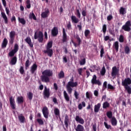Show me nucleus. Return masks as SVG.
<instances>
[{
	"mask_svg": "<svg viewBox=\"0 0 131 131\" xmlns=\"http://www.w3.org/2000/svg\"><path fill=\"white\" fill-rule=\"evenodd\" d=\"M53 75V72L52 70H45L42 72V75L41 76V80L42 82H45L46 83L50 82V77L52 76Z\"/></svg>",
	"mask_w": 131,
	"mask_h": 131,
	"instance_id": "obj_1",
	"label": "nucleus"
},
{
	"mask_svg": "<svg viewBox=\"0 0 131 131\" xmlns=\"http://www.w3.org/2000/svg\"><path fill=\"white\" fill-rule=\"evenodd\" d=\"M74 78L73 77H72L71 79H70V80L69 81L66 85L67 90L69 95H71V94H72V87H76L78 85V82H74Z\"/></svg>",
	"mask_w": 131,
	"mask_h": 131,
	"instance_id": "obj_2",
	"label": "nucleus"
},
{
	"mask_svg": "<svg viewBox=\"0 0 131 131\" xmlns=\"http://www.w3.org/2000/svg\"><path fill=\"white\" fill-rule=\"evenodd\" d=\"M131 84V79L129 77L125 78L124 80H122V85L124 86L125 89L129 95H131V86L129 85Z\"/></svg>",
	"mask_w": 131,
	"mask_h": 131,
	"instance_id": "obj_3",
	"label": "nucleus"
},
{
	"mask_svg": "<svg viewBox=\"0 0 131 131\" xmlns=\"http://www.w3.org/2000/svg\"><path fill=\"white\" fill-rule=\"evenodd\" d=\"M38 38V41L40 43H42L43 41V34L42 32L39 31L38 33V35H37V32H35L34 34V39H36Z\"/></svg>",
	"mask_w": 131,
	"mask_h": 131,
	"instance_id": "obj_4",
	"label": "nucleus"
},
{
	"mask_svg": "<svg viewBox=\"0 0 131 131\" xmlns=\"http://www.w3.org/2000/svg\"><path fill=\"white\" fill-rule=\"evenodd\" d=\"M122 30L126 32H130L131 30V21L130 20H127L125 23V25H123L122 27Z\"/></svg>",
	"mask_w": 131,
	"mask_h": 131,
	"instance_id": "obj_5",
	"label": "nucleus"
},
{
	"mask_svg": "<svg viewBox=\"0 0 131 131\" xmlns=\"http://www.w3.org/2000/svg\"><path fill=\"white\" fill-rule=\"evenodd\" d=\"M50 95V88H47V86H45L44 90L43 91V96L44 99H49Z\"/></svg>",
	"mask_w": 131,
	"mask_h": 131,
	"instance_id": "obj_6",
	"label": "nucleus"
},
{
	"mask_svg": "<svg viewBox=\"0 0 131 131\" xmlns=\"http://www.w3.org/2000/svg\"><path fill=\"white\" fill-rule=\"evenodd\" d=\"M16 33L15 31H11L9 33V44L12 45L15 40Z\"/></svg>",
	"mask_w": 131,
	"mask_h": 131,
	"instance_id": "obj_7",
	"label": "nucleus"
},
{
	"mask_svg": "<svg viewBox=\"0 0 131 131\" xmlns=\"http://www.w3.org/2000/svg\"><path fill=\"white\" fill-rule=\"evenodd\" d=\"M119 74V69H118L116 66L113 67L111 75L114 78H116V76Z\"/></svg>",
	"mask_w": 131,
	"mask_h": 131,
	"instance_id": "obj_8",
	"label": "nucleus"
},
{
	"mask_svg": "<svg viewBox=\"0 0 131 131\" xmlns=\"http://www.w3.org/2000/svg\"><path fill=\"white\" fill-rule=\"evenodd\" d=\"M0 10L1 11V15L2 16V18L5 20V23L6 24H8V23H9L8 16H7L5 12L2 11L3 7H2V5H0Z\"/></svg>",
	"mask_w": 131,
	"mask_h": 131,
	"instance_id": "obj_9",
	"label": "nucleus"
},
{
	"mask_svg": "<svg viewBox=\"0 0 131 131\" xmlns=\"http://www.w3.org/2000/svg\"><path fill=\"white\" fill-rule=\"evenodd\" d=\"M9 102L10 104V107L13 110H15L16 108V103L15 101L14 98H13V96H10L9 98Z\"/></svg>",
	"mask_w": 131,
	"mask_h": 131,
	"instance_id": "obj_10",
	"label": "nucleus"
},
{
	"mask_svg": "<svg viewBox=\"0 0 131 131\" xmlns=\"http://www.w3.org/2000/svg\"><path fill=\"white\" fill-rule=\"evenodd\" d=\"M42 112L44 117L46 119L49 118V112L48 110V107L47 106H43L42 108Z\"/></svg>",
	"mask_w": 131,
	"mask_h": 131,
	"instance_id": "obj_11",
	"label": "nucleus"
},
{
	"mask_svg": "<svg viewBox=\"0 0 131 131\" xmlns=\"http://www.w3.org/2000/svg\"><path fill=\"white\" fill-rule=\"evenodd\" d=\"M91 82L92 84H97L99 85H101V82L100 81V80H97L96 75H93V78L91 80Z\"/></svg>",
	"mask_w": 131,
	"mask_h": 131,
	"instance_id": "obj_12",
	"label": "nucleus"
},
{
	"mask_svg": "<svg viewBox=\"0 0 131 131\" xmlns=\"http://www.w3.org/2000/svg\"><path fill=\"white\" fill-rule=\"evenodd\" d=\"M44 53H47L48 56L52 57L54 52L53 49L49 48L46 46V50L43 51Z\"/></svg>",
	"mask_w": 131,
	"mask_h": 131,
	"instance_id": "obj_13",
	"label": "nucleus"
},
{
	"mask_svg": "<svg viewBox=\"0 0 131 131\" xmlns=\"http://www.w3.org/2000/svg\"><path fill=\"white\" fill-rule=\"evenodd\" d=\"M62 41L63 43H65L66 42H68V36L66 32V30L64 28H63L62 30Z\"/></svg>",
	"mask_w": 131,
	"mask_h": 131,
	"instance_id": "obj_14",
	"label": "nucleus"
},
{
	"mask_svg": "<svg viewBox=\"0 0 131 131\" xmlns=\"http://www.w3.org/2000/svg\"><path fill=\"white\" fill-rule=\"evenodd\" d=\"M38 66L36 62L33 63L30 68V72L31 74H35V72L37 71Z\"/></svg>",
	"mask_w": 131,
	"mask_h": 131,
	"instance_id": "obj_15",
	"label": "nucleus"
},
{
	"mask_svg": "<svg viewBox=\"0 0 131 131\" xmlns=\"http://www.w3.org/2000/svg\"><path fill=\"white\" fill-rule=\"evenodd\" d=\"M49 13H50V10L49 8H45V11L41 13V16L43 18H46V17H48V16Z\"/></svg>",
	"mask_w": 131,
	"mask_h": 131,
	"instance_id": "obj_16",
	"label": "nucleus"
},
{
	"mask_svg": "<svg viewBox=\"0 0 131 131\" xmlns=\"http://www.w3.org/2000/svg\"><path fill=\"white\" fill-rule=\"evenodd\" d=\"M75 120L77 122H78V123H80V124H84V120L83 118H81V117H80L79 116H76L75 117Z\"/></svg>",
	"mask_w": 131,
	"mask_h": 131,
	"instance_id": "obj_17",
	"label": "nucleus"
},
{
	"mask_svg": "<svg viewBox=\"0 0 131 131\" xmlns=\"http://www.w3.org/2000/svg\"><path fill=\"white\" fill-rule=\"evenodd\" d=\"M2 1L4 7H5L6 14L9 15V14H10V9L7 7V1H6V0H2Z\"/></svg>",
	"mask_w": 131,
	"mask_h": 131,
	"instance_id": "obj_18",
	"label": "nucleus"
},
{
	"mask_svg": "<svg viewBox=\"0 0 131 131\" xmlns=\"http://www.w3.org/2000/svg\"><path fill=\"white\" fill-rule=\"evenodd\" d=\"M64 122L66 127L67 128H68L69 123H70V119H69V116L67 115H65Z\"/></svg>",
	"mask_w": 131,
	"mask_h": 131,
	"instance_id": "obj_19",
	"label": "nucleus"
},
{
	"mask_svg": "<svg viewBox=\"0 0 131 131\" xmlns=\"http://www.w3.org/2000/svg\"><path fill=\"white\" fill-rule=\"evenodd\" d=\"M25 41L27 43H28V44H29L30 47H33V43L32 42L30 37H27V38L25 39Z\"/></svg>",
	"mask_w": 131,
	"mask_h": 131,
	"instance_id": "obj_20",
	"label": "nucleus"
},
{
	"mask_svg": "<svg viewBox=\"0 0 131 131\" xmlns=\"http://www.w3.org/2000/svg\"><path fill=\"white\" fill-rule=\"evenodd\" d=\"M101 107V103L100 102H98L97 104H95L94 106V112L95 113H98Z\"/></svg>",
	"mask_w": 131,
	"mask_h": 131,
	"instance_id": "obj_21",
	"label": "nucleus"
},
{
	"mask_svg": "<svg viewBox=\"0 0 131 131\" xmlns=\"http://www.w3.org/2000/svg\"><path fill=\"white\" fill-rule=\"evenodd\" d=\"M58 34V29L57 27H54L52 30V36H57Z\"/></svg>",
	"mask_w": 131,
	"mask_h": 131,
	"instance_id": "obj_22",
	"label": "nucleus"
},
{
	"mask_svg": "<svg viewBox=\"0 0 131 131\" xmlns=\"http://www.w3.org/2000/svg\"><path fill=\"white\" fill-rule=\"evenodd\" d=\"M111 124L113 126H116L117 125L118 121L115 117H112V118L111 120Z\"/></svg>",
	"mask_w": 131,
	"mask_h": 131,
	"instance_id": "obj_23",
	"label": "nucleus"
},
{
	"mask_svg": "<svg viewBox=\"0 0 131 131\" xmlns=\"http://www.w3.org/2000/svg\"><path fill=\"white\" fill-rule=\"evenodd\" d=\"M18 118L21 123H24L26 121V118L25 116L23 115V114L18 115Z\"/></svg>",
	"mask_w": 131,
	"mask_h": 131,
	"instance_id": "obj_24",
	"label": "nucleus"
},
{
	"mask_svg": "<svg viewBox=\"0 0 131 131\" xmlns=\"http://www.w3.org/2000/svg\"><path fill=\"white\" fill-rule=\"evenodd\" d=\"M71 20L72 23H74V24H78L79 21V18H78L75 15L71 16Z\"/></svg>",
	"mask_w": 131,
	"mask_h": 131,
	"instance_id": "obj_25",
	"label": "nucleus"
},
{
	"mask_svg": "<svg viewBox=\"0 0 131 131\" xmlns=\"http://www.w3.org/2000/svg\"><path fill=\"white\" fill-rule=\"evenodd\" d=\"M75 39H76V40H77V46H80V44H81V43H82V40H81V39H80V37L79 35L77 34L75 36Z\"/></svg>",
	"mask_w": 131,
	"mask_h": 131,
	"instance_id": "obj_26",
	"label": "nucleus"
},
{
	"mask_svg": "<svg viewBox=\"0 0 131 131\" xmlns=\"http://www.w3.org/2000/svg\"><path fill=\"white\" fill-rule=\"evenodd\" d=\"M8 39H7V38H4L2 43V48H6V47H7V45H8Z\"/></svg>",
	"mask_w": 131,
	"mask_h": 131,
	"instance_id": "obj_27",
	"label": "nucleus"
},
{
	"mask_svg": "<svg viewBox=\"0 0 131 131\" xmlns=\"http://www.w3.org/2000/svg\"><path fill=\"white\" fill-rule=\"evenodd\" d=\"M16 101L18 104H23L24 102V98L23 96H18V97H17Z\"/></svg>",
	"mask_w": 131,
	"mask_h": 131,
	"instance_id": "obj_28",
	"label": "nucleus"
},
{
	"mask_svg": "<svg viewBox=\"0 0 131 131\" xmlns=\"http://www.w3.org/2000/svg\"><path fill=\"white\" fill-rule=\"evenodd\" d=\"M63 96L66 101H67V102H70V96L69 94H68L66 90L63 91Z\"/></svg>",
	"mask_w": 131,
	"mask_h": 131,
	"instance_id": "obj_29",
	"label": "nucleus"
},
{
	"mask_svg": "<svg viewBox=\"0 0 131 131\" xmlns=\"http://www.w3.org/2000/svg\"><path fill=\"white\" fill-rule=\"evenodd\" d=\"M17 56H14L12 57L11 61H10V64L13 65L16 64L17 62Z\"/></svg>",
	"mask_w": 131,
	"mask_h": 131,
	"instance_id": "obj_30",
	"label": "nucleus"
},
{
	"mask_svg": "<svg viewBox=\"0 0 131 131\" xmlns=\"http://www.w3.org/2000/svg\"><path fill=\"white\" fill-rule=\"evenodd\" d=\"M76 131H84V127L83 126V125H81V124H78L77 127L75 128Z\"/></svg>",
	"mask_w": 131,
	"mask_h": 131,
	"instance_id": "obj_31",
	"label": "nucleus"
},
{
	"mask_svg": "<svg viewBox=\"0 0 131 131\" xmlns=\"http://www.w3.org/2000/svg\"><path fill=\"white\" fill-rule=\"evenodd\" d=\"M110 106V102H108V101H104L102 105L103 109H107V108H109Z\"/></svg>",
	"mask_w": 131,
	"mask_h": 131,
	"instance_id": "obj_32",
	"label": "nucleus"
},
{
	"mask_svg": "<svg viewBox=\"0 0 131 131\" xmlns=\"http://www.w3.org/2000/svg\"><path fill=\"white\" fill-rule=\"evenodd\" d=\"M54 113L55 115V116H60V110L58 107H55L54 110Z\"/></svg>",
	"mask_w": 131,
	"mask_h": 131,
	"instance_id": "obj_33",
	"label": "nucleus"
},
{
	"mask_svg": "<svg viewBox=\"0 0 131 131\" xmlns=\"http://www.w3.org/2000/svg\"><path fill=\"white\" fill-rule=\"evenodd\" d=\"M125 53L126 54H129L130 52V49L128 45H126L124 48Z\"/></svg>",
	"mask_w": 131,
	"mask_h": 131,
	"instance_id": "obj_34",
	"label": "nucleus"
},
{
	"mask_svg": "<svg viewBox=\"0 0 131 131\" xmlns=\"http://www.w3.org/2000/svg\"><path fill=\"white\" fill-rule=\"evenodd\" d=\"M120 14H122V15H124V14H126V10L125 8L124 7H121L119 10Z\"/></svg>",
	"mask_w": 131,
	"mask_h": 131,
	"instance_id": "obj_35",
	"label": "nucleus"
},
{
	"mask_svg": "<svg viewBox=\"0 0 131 131\" xmlns=\"http://www.w3.org/2000/svg\"><path fill=\"white\" fill-rule=\"evenodd\" d=\"M18 20L20 24H21V25H26V20L24 18H21L20 17H18Z\"/></svg>",
	"mask_w": 131,
	"mask_h": 131,
	"instance_id": "obj_36",
	"label": "nucleus"
},
{
	"mask_svg": "<svg viewBox=\"0 0 131 131\" xmlns=\"http://www.w3.org/2000/svg\"><path fill=\"white\" fill-rule=\"evenodd\" d=\"M82 106L83 107H85L86 104L85 101H82V103H79L78 104L79 110H81V109H82Z\"/></svg>",
	"mask_w": 131,
	"mask_h": 131,
	"instance_id": "obj_37",
	"label": "nucleus"
},
{
	"mask_svg": "<svg viewBox=\"0 0 131 131\" xmlns=\"http://www.w3.org/2000/svg\"><path fill=\"white\" fill-rule=\"evenodd\" d=\"M27 96L29 100H30V101H31V100H32L33 99V93H32V92H28V93H27Z\"/></svg>",
	"mask_w": 131,
	"mask_h": 131,
	"instance_id": "obj_38",
	"label": "nucleus"
},
{
	"mask_svg": "<svg viewBox=\"0 0 131 131\" xmlns=\"http://www.w3.org/2000/svg\"><path fill=\"white\" fill-rule=\"evenodd\" d=\"M114 46L115 48V50L117 52L119 50V42L118 41H116V42H115L114 44Z\"/></svg>",
	"mask_w": 131,
	"mask_h": 131,
	"instance_id": "obj_39",
	"label": "nucleus"
},
{
	"mask_svg": "<svg viewBox=\"0 0 131 131\" xmlns=\"http://www.w3.org/2000/svg\"><path fill=\"white\" fill-rule=\"evenodd\" d=\"M65 76L64 72L63 71H60V73L58 74V77L59 79H61V78H64Z\"/></svg>",
	"mask_w": 131,
	"mask_h": 131,
	"instance_id": "obj_40",
	"label": "nucleus"
},
{
	"mask_svg": "<svg viewBox=\"0 0 131 131\" xmlns=\"http://www.w3.org/2000/svg\"><path fill=\"white\" fill-rule=\"evenodd\" d=\"M18 49H19V46L18 44L17 43L15 44L14 47V55H15V54L16 53V52H17Z\"/></svg>",
	"mask_w": 131,
	"mask_h": 131,
	"instance_id": "obj_41",
	"label": "nucleus"
},
{
	"mask_svg": "<svg viewBox=\"0 0 131 131\" xmlns=\"http://www.w3.org/2000/svg\"><path fill=\"white\" fill-rule=\"evenodd\" d=\"M106 116L109 118L110 119H112V117H113V113L112 111H108V112L106 113Z\"/></svg>",
	"mask_w": 131,
	"mask_h": 131,
	"instance_id": "obj_42",
	"label": "nucleus"
},
{
	"mask_svg": "<svg viewBox=\"0 0 131 131\" xmlns=\"http://www.w3.org/2000/svg\"><path fill=\"white\" fill-rule=\"evenodd\" d=\"M52 46H53V41H49L48 43H47V47L50 49H52Z\"/></svg>",
	"mask_w": 131,
	"mask_h": 131,
	"instance_id": "obj_43",
	"label": "nucleus"
},
{
	"mask_svg": "<svg viewBox=\"0 0 131 131\" xmlns=\"http://www.w3.org/2000/svg\"><path fill=\"white\" fill-rule=\"evenodd\" d=\"M104 126L107 129H112V126L110 125H108L107 122H104Z\"/></svg>",
	"mask_w": 131,
	"mask_h": 131,
	"instance_id": "obj_44",
	"label": "nucleus"
},
{
	"mask_svg": "<svg viewBox=\"0 0 131 131\" xmlns=\"http://www.w3.org/2000/svg\"><path fill=\"white\" fill-rule=\"evenodd\" d=\"M30 64L31 63H30V59H27L25 62L26 69H27L28 68H29V67L30 66Z\"/></svg>",
	"mask_w": 131,
	"mask_h": 131,
	"instance_id": "obj_45",
	"label": "nucleus"
},
{
	"mask_svg": "<svg viewBox=\"0 0 131 131\" xmlns=\"http://www.w3.org/2000/svg\"><path fill=\"white\" fill-rule=\"evenodd\" d=\"M26 6H27V8L30 9L31 7V1L30 0H27L26 1Z\"/></svg>",
	"mask_w": 131,
	"mask_h": 131,
	"instance_id": "obj_46",
	"label": "nucleus"
},
{
	"mask_svg": "<svg viewBox=\"0 0 131 131\" xmlns=\"http://www.w3.org/2000/svg\"><path fill=\"white\" fill-rule=\"evenodd\" d=\"M36 120H37V122H38V123L39 124H40V125H43L44 124V122H43L42 119H41V118L38 119Z\"/></svg>",
	"mask_w": 131,
	"mask_h": 131,
	"instance_id": "obj_47",
	"label": "nucleus"
},
{
	"mask_svg": "<svg viewBox=\"0 0 131 131\" xmlns=\"http://www.w3.org/2000/svg\"><path fill=\"white\" fill-rule=\"evenodd\" d=\"M105 72H106L105 68L104 66H103L102 67V70L100 71L101 75H102V76H103L104 75H105Z\"/></svg>",
	"mask_w": 131,
	"mask_h": 131,
	"instance_id": "obj_48",
	"label": "nucleus"
},
{
	"mask_svg": "<svg viewBox=\"0 0 131 131\" xmlns=\"http://www.w3.org/2000/svg\"><path fill=\"white\" fill-rule=\"evenodd\" d=\"M106 30H107L106 25H103V27H102V31H103L104 35H105V34L106 32Z\"/></svg>",
	"mask_w": 131,
	"mask_h": 131,
	"instance_id": "obj_49",
	"label": "nucleus"
},
{
	"mask_svg": "<svg viewBox=\"0 0 131 131\" xmlns=\"http://www.w3.org/2000/svg\"><path fill=\"white\" fill-rule=\"evenodd\" d=\"M76 15H77V17H78V18H80L81 14L79 9H76Z\"/></svg>",
	"mask_w": 131,
	"mask_h": 131,
	"instance_id": "obj_50",
	"label": "nucleus"
},
{
	"mask_svg": "<svg viewBox=\"0 0 131 131\" xmlns=\"http://www.w3.org/2000/svg\"><path fill=\"white\" fill-rule=\"evenodd\" d=\"M90 34H91V31H90V30H85V31H84L85 37H88L89 35H90Z\"/></svg>",
	"mask_w": 131,
	"mask_h": 131,
	"instance_id": "obj_51",
	"label": "nucleus"
},
{
	"mask_svg": "<svg viewBox=\"0 0 131 131\" xmlns=\"http://www.w3.org/2000/svg\"><path fill=\"white\" fill-rule=\"evenodd\" d=\"M79 93H78L77 91H76V90H75L74 91V96L75 97V99L76 100H78L79 99Z\"/></svg>",
	"mask_w": 131,
	"mask_h": 131,
	"instance_id": "obj_52",
	"label": "nucleus"
},
{
	"mask_svg": "<svg viewBox=\"0 0 131 131\" xmlns=\"http://www.w3.org/2000/svg\"><path fill=\"white\" fill-rule=\"evenodd\" d=\"M8 55L11 57H12V56H14V49H12L11 51H10Z\"/></svg>",
	"mask_w": 131,
	"mask_h": 131,
	"instance_id": "obj_53",
	"label": "nucleus"
},
{
	"mask_svg": "<svg viewBox=\"0 0 131 131\" xmlns=\"http://www.w3.org/2000/svg\"><path fill=\"white\" fill-rule=\"evenodd\" d=\"M86 62V60L85 58H82V59H81V60L80 61V64H81V66H82L83 64H85Z\"/></svg>",
	"mask_w": 131,
	"mask_h": 131,
	"instance_id": "obj_54",
	"label": "nucleus"
},
{
	"mask_svg": "<svg viewBox=\"0 0 131 131\" xmlns=\"http://www.w3.org/2000/svg\"><path fill=\"white\" fill-rule=\"evenodd\" d=\"M68 30H71L72 25L71 21H69L68 24L67 25Z\"/></svg>",
	"mask_w": 131,
	"mask_h": 131,
	"instance_id": "obj_55",
	"label": "nucleus"
},
{
	"mask_svg": "<svg viewBox=\"0 0 131 131\" xmlns=\"http://www.w3.org/2000/svg\"><path fill=\"white\" fill-rule=\"evenodd\" d=\"M19 72L20 73V74H24L25 73V70H24V68L23 66H21L20 69H19Z\"/></svg>",
	"mask_w": 131,
	"mask_h": 131,
	"instance_id": "obj_56",
	"label": "nucleus"
},
{
	"mask_svg": "<svg viewBox=\"0 0 131 131\" xmlns=\"http://www.w3.org/2000/svg\"><path fill=\"white\" fill-rule=\"evenodd\" d=\"M11 20L12 23H14L15 24H16V17H15V15L12 16V17L11 18Z\"/></svg>",
	"mask_w": 131,
	"mask_h": 131,
	"instance_id": "obj_57",
	"label": "nucleus"
},
{
	"mask_svg": "<svg viewBox=\"0 0 131 131\" xmlns=\"http://www.w3.org/2000/svg\"><path fill=\"white\" fill-rule=\"evenodd\" d=\"M119 40V41L121 42H124V37H123V35H120Z\"/></svg>",
	"mask_w": 131,
	"mask_h": 131,
	"instance_id": "obj_58",
	"label": "nucleus"
},
{
	"mask_svg": "<svg viewBox=\"0 0 131 131\" xmlns=\"http://www.w3.org/2000/svg\"><path fill=\"white\" fill-rule=\"evenodd\" d=\"M104 48L103 47H102L100 50V57H103V54L104 53Z\"/></svg>",
	"mask_w": 131,
	"mask_h": 131,
	"instance_id": "obj_59",
	"label": "nucleus"
},
{
	"mask_svg": "<svg viewBox=\"0 0 131 131\" xmlns=\"http://www.w3.org/2000/svg\"><path fill=\"white\" fill-rule=\"evenodd\" d=\"M113 16L112 14H110L107 17V19L108 21L112 20V19H113Z\"/></svg>",
	"mask_w": 131,
	"mask_h": 131,
	"instance_id": "obj_60",
	"label": "nucleus"
},
{
	"mask_svg": "<svg viewBox=\"0 0 131 131\" xmlns=\"http://www.w3.org/2000/svg\"><path fill=\"white\" fill-rule=\"evenodd\" d=\"M107 82L106 81H104V83H103V88L104 89H106L107 88Z\"/></svg>",
	"mask_w": 131,
	"mask_h": 131,
	"instance_id": "obj_61",
	"label": "nucleus"
},
{
	"mask_svg": "<svg viewBox=\"0 0 131 131\" xmlns=\"http://www.w3.org/2000/svg\"><path fill=\"white\" fill-rule=\"evenodd\" d=\"M107 88H108V89H115L114 86H113V85H112V84H107Z\"/></svg>",
	"mask_w": 131,
	"mask_h": 131,
	"instance_id": "obj_62",
	"label": "nucleus"
},
{
	"mask_svg": "<svg viewBox=\"0 0 131 131\" xmlns=\"http://www.w3.org/2000/svg\"><path fill=\"white\" fill-rule=\"evenodd\" d=\"M82 71H83V69L82 68H79V69H78V74L79 75H82Z\"/></svg>",
	"mask_w": 131,
	"mask_h": 131,
	"instance_id": "obj_63",
	"label": "nucleus"
},
{
	"mask_svg": "<svg viewBox=\"0 0 131 131\" xmlns=\"http://www.w3.org/2000/svg\"><path fill=\"white\" fill-rule=\"evenodd\" d=\"M53 87H54V89L55 90H58V85H57V83H54V84H53Z\"/></svg>",
	"mask_w": 131,
	"mask_h": 131,
	"instance_id": "obj_64",
	"label": "nucleus"
}]
</instances>
